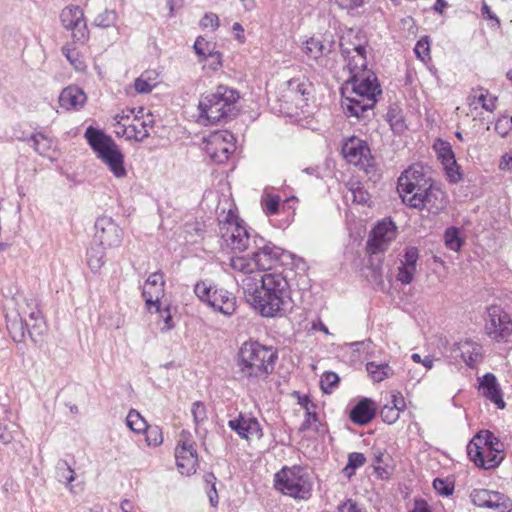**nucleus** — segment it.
<instances>
[{
  "mask_svg": "<svg viewBox=\"0 0 512 512\" xmlns=\"http://www.w3.org/2000/svg\"><path fill=\"white\" fill-rule=\"evenodd\" d=\"M274 486L282 494L295 500H308L312 496L313 482L307 468L284 466L274 476Z\"/></svg>",
  "mask_w": 512,
  "mask_h": 512,
  "instance_id": "obj_6",
  "label": "nucleus"
},
{
  "mask_svg": "<svg viewBox=\"0 0 512 512\" xmlns=\"http://www.w3.org/2000/svg\"><path fill=\"white\" fill-rule=\"evenodd\" d=\"M176 465L183 475H191L196 472L198 466V455L195 449V442L191 434L183 430L175 449Z\"/></svg>",
  "mask_w": 512,
  "mask_h": 512,
  "instance_id": "obj_12",
  "label": "nucleus"
},
{
  "mask_svg": "<svg viewBox=\"0 0 512 512\" xmlns=\"http://www.w3.org/2000/svg\"><path fill=\"white\" fill-rule=\"evenodd\" d=\"M512 130V116H501L495 123V131L505 137Z\"/></svg>",
  "mask_w": 512,
  "mask_h": 512,
  "instance_id": "obj_54",
  "label": "nucleus"
},
{
  "mask_svg": "<svg viewBox=\"0 0 512 512\" xmlns=\"http://www.w3.org/2000/svg\"><path fill=\"white\" fill-rule=\"evenodd\" d=\"M445 244L446 247L455 252L459 251L462 246V240L460 238L459 229L456 227L448 228L445 232Z\"/></svg>",
  "mask_w": 512,
  "mask_h": 512,
  "instance_id": "obj_42",
  "label": "nucleus"
},
{
  "mask_svg": "<svg viewBox=\"0 0 512 512\" xmlns=\"http://www.w3.org/2000/svg\"><path fill=\"white\" fill-rule=\"evenodd\" d=\"M191 413L193 415L194 422L198 425L203 422L206 418V406L200 402H194L192 405Z\"/></svg>",
  "mask_w": 512,
  "mask_h": 512,
  "instance_id": "obj_56",
  "label": "nucleus"
},
{
  "mask_svg": "<svg viewBox=\"0 0 512 512\" xmlns=\"http://www.w3.org/2000/svg\"><path fill=\"white\" fill-rule=\"evenodd\" d=\"M342 54L348 58V69L350 71V76H359L364 73H370L371 70L367 69V61H366V50L362 45L354 46L352 51L354 55L351 56V50L348 48H344L343 44H341Z\"/></svg>",
  "mask_w": 512,
  "mask_h": 512,
  "instance_id": "obj_26",
  "label": "nucleus"
},
{
  "mask_svg": "<svg viewBox=\"0 0 512 512\" xmlns=\"http://www.w3.org/2000/svg\"><path fill=\"white\" fill-rule=\"evenodd\" d=\"M28 323L26 320H23L20 314L14 317L12 320H7V329L12 337V339L21 343L24 341L26 336Z\"/></svg>",
  "mask_w": 512,
  "mask_h": 512,
  "instance_id": "obj_34",
  "label": "nucleus"
},
{
  "mask_svg": "<svg viewBox=\"0 0 512 512\" xmlns=\"http://www.w3.org/2000/svg\"><path fill=\"white\" fill-rule=\"evenodd\" d=\"M341 151L348 163L359 166L366 172L373 167V157L364 140L355 136L350 137L344 142Z\"/></svg>",
  "mask_w": 512,
  "mask_h": 512,
  "instance_id": "obj_13",
  "label": "nucleus"
},
{
  "mask_svg": "<svg viewBox=\"0 0 512 512\" xmlns=\"http://www.w3.org/2000/svg\"><path fill=\"white\" fill-rule=\"evenodd\" d=\"M228 427L242 439L248 440L252 437L260 439L263 436L259 421L255 417L243 413H239L235 419L229 420Z\"/></svg>",
  "mask_w": 512,
  "mask_h": 512,
  "instance_id": "obj_20",
  "label": "nucleus"
},
{
  "mask_svg": "<svg viewBox=\"0 0 512 512\" xmlns=\"http://www.w3.org/2000/svg\"><path fill=\"white\" fill-rule=\"evenodd\" d=\"M353 201L358 204H365L368 202L370 196L367 191L358 187L357 189L352 190Z\"/></svg>",
  "mask_w": 512,
  "mask_h": 512,
  "instance_id": "obj_64",
  "label": "nucleus"
},
{
  "mask_svg": "<svg viewBox=\"0 0 512 512\" xmlns=\"http://www.w3.org/2000/svg\"><path fill=\"white\" fill-rule=\"evenodd\" d=\"M338 510L339 512H366V510L363 507L359 506L352 499H348L344 503L339 505Z\"/></svg>",
  "mask_w": 512,
  "mask_h": 512,
  "instance_id": "obj_61",
  "label": "nucleus"
},
{
  "mask_svg": "<svg viewBox=\"0 0 512 512\" xmlns=\"http://www.w3.org/2000/svg\"><path fill=\"white\" fill-rule=\"evenodd\" d=\"M219 233L225 246L235 253H242L250 248V234L232 211L223 220H219Z\"/></svg>",
  "mask_w": 512,
  "mask_h": 512,
  "instance_id": "obj_8",
  "label": "nucleus"
},
{
  "mask_svg": "<svg viewBox=\"0 0 512 512\" xmlns=\"http://www.w3.org/2000/svg\"><path fill=\"white\" fill-rule=\"evenodd\" d=\"M220 25L219 17L212 12H207L204 14L202 19L200 20V26L203 28H212V30H216Z\"/></svg>",
  "mask_w": 512,
  "mask_h": 512,
  "instance_id": "obj_57",
  "label": "nucleus"
},
{
  "mask_svg": "<svg viewBox=\"0 0 512 512\" xmlns=\"http://www.w3.org/2000/svg\"><path fill=\"white\" fill-rule=\"evenodd\" d=\"M87 101L85 92L76 85L64 88L59 95V105L65 110H79Z\"/></svg>",
  "mask_w": 512,
  "mask_h": 512,
  "instance_id": "obj_27",
  "label": "nucleus"
},
{
  "mask_svg": "<svg viewBox=\"0 0 512 512\" xmlns=\"http://www.w3.org/2000/svg\"><path fill=\"white\" fill-rule=\"evenodd\" d=\"M31 143V146L41 156H47L53 148V140L42 132H35L24 139Z\"/></svg>",
  "mask_w": 512,
  "mask_h": 512,
  "instance_id": "obj_31",
  "label": "nucleus"
},
{
  "mask_svg": "<svg viewBox=\"0 0 512 512\" xmlns=\"http://www.w3.org/2000/svg\"><path fill=\"white\" fill-rule=\"evenodd\" d=\"M434 182H430L426 185H424V188H418V187H415V189L409 191V192H403V193H399L401 199H402V202L404 204H406L407 206H409L410 208H412V198L414 195H418L420 194L421 196H423V194H426L429 189L431 188V186L433 185Z\"/></svg>",
  "mask_w": 512,
  "mask_h": 512,
  "instance_id": "obj_51",
  "label": "nucleus"
},
{
  "mask_svg": "<svg viewBox=\"0 0 512 512\" xmlns=\"http://www.w3.org/2000/svg\"><path fill=\"white\" fill-rule=\"evenodd\" d=\"M479 391L481 394L494 403L499 409L505 408V402L497 378L492 373H486L479 378Z\"/></svg>",
  "mask_w": 512,
  "mask_h": 512,
  "instance_id": "obj_25",
  "label": "nucleus"
},
{
  "mask_svg": "<svg viewBox=\"0 0 512 512\" xmlns=\"http://www.w3.org/2000/svg\"><path fill=\"white\" fill-rule=\"evenodd\" d=\"M280 202V196L266 194L261 199V206L266 215H276L279 212Z\"/></svg>",
  "mask_w": 512,
  "mask_h": 512,
  "instance_id": "obj_41",
  "label": "nucleus"
},
{
  "mask_svg": "<svg viewBox=\"0 0 512 512\" xmlns=\"http://www.w3.org/2000/svg\"><path fill=\"white\" fill-rule=\"evenodd\" d=\"M435 182L427 175L423 166L413 164L404 170L398 178L397 190L399 193L409 192L415 187L424 188V185Z\"/></svg>",
  "mask_w": 512,
  "mask_h": 512,
  "instance_id": "obj_18",
  "label": "nucleus"
},
{
  "mask_svg": "<svg viewBox=\"0 0 512 512\" xmlns=\"http://www.w3.org/2000/svg\"><path fill=\"white\" fill-rule=\"evenodd\" d=\"M380 417L385 423L391 425L399 419L400 411L389 404H385L380 410Z\"/></svg>",
  "mask_w": 512,
  "mask_h": 512,
  "instance_id": "obj_49",
  "label": "nucleus"
},
{
  "mask_svg": "<svg viewBox=\"0 0 512 512\" xmlns=\"http://www.w3.org/2000/svg\"><path fill=\"white\" fill-rule=\"evenodd\" d=\"M236 297L223 288H215L212 294L210 307L226 316L234 314L236 311Z\"/></svg>",
  "mask_w": 512,
  "mask_h": 512,
  "instance_id": "obj_28",
  "label": "nucleus"
},
{
  "mask_svg": "<svg viewBox=\"0 0 512 512\" xmlns=\"http://www.w3.org/2000/svg\"><path fill=\"white\" fill-rule=\"evenodd\" d=\"M243 294L249 305L264 318H282L293 308L291 289L283 272L264 273L262 278L242 280Z\"/></svg>",
  "mask_w": 512,
  "mask_h": 512,
  "instance_id": "obj_1",
  "label": "nucleus"
},
{
  "mask_svg": "<svg viewBox=\"0 0 512 512\" xmlns=\"http://www.w3.org/2000/svg\"><path fill=\"white\" fill-rule=\"evenodd\" d=\"M230 266L234 272L237 273L235 275V280L237 284L242 288V280L245 278H262L264 273L258 270V265H256V261L254 256L251 258L246 256H237L232 257L230 259Z\"/></svg>",
  "mask_w": 512,
  "mask_h": 512,
  "instance_id": "obj_21",
  "label": "nucleus"
},
{
  "mask_svg": "<svg viewBox=\"0 0 512 512\" xmlns=\"http://www.w3.org/2000/svg\"><path fill=\"white\" fill-rule=\"evenodd\" d=\"M143 111V108L138 110V113L133 119V123L123 124V135H125L127 139L142 142L149 136V128L153 127L154 120L151 114H148L146 119H141L139 114H142Z\"/></svg>",
  "mask_w": 512,
  "mask_h": 512,
  "instance_id": "obj_23",
  "label": "nucleus"
},
{
  "mask_svg": "<svg viewBox=\"0 0 512 512\" xmlns=\"http://www.w3.org/2000/svg\"><path fill=\"white\" fill-rule=\"evenodd\" d=\"M63 27L70 30L75 42L84 43L88 39V29L83 10L76 5L66 6L60 14Z\"/></svg>",
  "mask_w": 512,
  "mask_h": 512,
  "instance_id": "obj_15",
  "label": "nucleus"
},
{
  "mask_svg": "<svg viewBox=\"0 0 512 512\" xmlns=\"http://www.w3.org/2000/svg\"><path fill=\"white\" fill-rule=\"evenodd\" d=\"M239 97L237 90L226 85L217 86L215 91L201 96L197 122L202 125L220 122L232 112Z\"/></svg>",
  "mask_w": 512,
  "mask_h": 512,
  "instance_id": "obj_4",
  "label": "nucleus"
},
{
  "mask_svg": "<svg viewBox=\"0 0 512 512\" xmlns=\"http://www.w3.org/2000/svg\"><path fill=\"white\" fill-rule=\"evenodd\" d=\"M485 332L489 338L497 342L505 341L512 335V319L499 306H491L487 310Z\"/></svg>",
  "mask_w": 512,
  "mask_h": 512,
  "instance_id": "obj_10",
  "label": "nucleus"
},
{
  "mask_svg": "<svg viewBox=\"0 0 512 512\" xmlns=\"http://www.w3.org/2000/svg\"><path fill=\"white\" fill-rule=\"evenodd\" d=\"M216 287H213L211 285H208L205 281H200L195 284L194 286V292L196 296L204 303H207L210 305L212 300V294L213 290Z\"/></svg>",
  "mask_w": 512,
  "mask_h": 512,
  "instance_id": "obj_46",
  "label": "nucleus"
},
{
  "mask_svg": "<svg viewBox=\"0 0 512 512\" xmlns=\"http://www.w3.org/2000/svg\"><path fill=\"white\" fill-rule=\"evenodd\" d=\"M104 248H91L87 251V264L92 272H97L104 265Z\"/></svg>",
  "mask_w": 512,
  "mask_h": 512,
  "instance_id": "obj_40",
  "label": "nucleus"
},
{
  "mask_svg": "<svg viewBox=\"0 0 512 512\" xmlns=\"http://www.w3.org/2000/svg\"><path fill=\"white\" fill-rule=\"evenodd\" d=\"M56 478L68 486L75 479V472L66 460L60 459L56 464Z\"/></svg>",
  "mask_w": 512,
  "mask_h": 512,
  "instance_id": "obj_37",
  "label": "nucleus"
},
{
  "mask_svg": "<svg viewBox=\"0 0 512 512\" xmlns=\"http://www.w3.org/2000/svg\"><path fill=\"white\" fill-rule=\"evenodd\" d=\"M27 332L33 342H38V337H41L46 332V324L44 318H37L33 321L27 322Z\"/></svg>",
  "mask_w": 512,
  "mask_h": 512,
  "instance_id": "obj_43",
  "label": "nucleus"
},
{
  "mask_svg": "<svg viewBox=\"0 0 512 512\" xmlns=\"http://www.w3.org/2000/svg\"><path fill=\"white\" fill-rule=\"evenodd\" d=\"M117 21V13L115 10L105 9L99 13L94 19V25L101 28L113 26Z\"/></svg>",
  "mask_w": 512,
  "mask_h": 512,
  "instance_id": "obj_44",
  "label": "nucleus"
},
{
  "mask_svg": "<svg viewBox=\"0 0 512 512\" xmlns=\"http://www.w3.org/2000/svg\"><path fill=\"white\" fill-rule=\"evenodd\" d=\"M84 137L96 156L108 166L116 178H124L127 175L124 155L111 136L100 129L89 126Z\"/></svg>",
  "mask_w": 512,
  "mask_h": 512,
  "instance_id": "obj_5",
  "label": "nucleus"
},
{
  "mask_svg": "<svg viewBox=\"0 0 512 512\" xmlns=\"http://www.w3.org/2000/svg\"><path fill=\"white\" fill-rule=\"evenodd\" d=\"M145 433V441L148 446L157 447L163 442V433L159 426H147V429L143 432Z\"/></svg>",
  "mask_w": 512,
  "mask_h": 512,
  "instance_id": "obj_45",
  "label": "nucleus"
},
{
  "mask_svg": "<svg viewBox=\"0 0 512 512\" xmlns=\"http://www.w3.org/2000/svg\"><path fill=\"white\" fill-rule=\"evenodd\" d=\"M366 462V457L363 453L352 452L348 455L347 465L343 469V473L350 478L355 474L357 468L362 467Z\"/></svg>",
  "mask_w": 512,
  "mask_h": 512,
  "instance_id": "obj_39",
  "label": "nucleus"
},
{
  "mask_svg": "<svg viewBox=\"0 0 512 512\" xmlns=\"http://www.w3.org/2000/svg\"><path fill=\"white\" fill-rule=\"evenodd\" d=\"M453 352L460 356L463 362L470 368H474L483 358L482 345L471 339L455 343Z\"/></svg>",
  "mask_w": 512,
  "mask_h": 512,
  "instance_id": "obj_22",
  "label": "nucleus"
},
{
  "mask_svg": "<svg viewBox=\"0 0 512 512\" xmlns=\"http://www.w3.org/2000/svg\"><path fill=\"white\" fill-rule=\"evenodd\" d=\"M418 257V249L416 247H409L405 250L404 259L402 260L401 265L416 268Z\"/></svg>",
  "mask_w": 512,
  "mask_h": 512,
  "instance_id": "obj_59",
  "label": "nucleus"
},
{
  "mask_svg": "<svg viewBox=\"0 0 512 512\" xmlns=\"http://www.w3.org/2000/svg\"><path fill=\"white\" fill-rule=\"evenodd\" d=\"M382 90L374 72L350 76L342 87V108L348 117L367 121Z\"/></svg>",
  "mask_w": 512,
  "mask_h": 512,
  "instance_id": "obj_2",
  "label": "nucleus"
},
{
  "mask_svg": "<svg viewBox=\"0 0 512 512\" xmlns=\"http://www.w3.org/2000/svg\"><path fill=\"white\" fill-rule=\"evenodd\" d=\"M482 93L478 96V102L481 104L482 108L486 111L493 112L496 109V97H491L487 99V91L481 89Z\"/></svg>",
  "mask_w": 512,
  "mask_h": 512,
  "instance_id": "obj_60",
  "label": "nucleus"
},
{
  "mask_svg": "<svg viewBox=\"0 0 512 512\" xmlns=\"http://www.w3.org/2000/svg\"><path fill=\"white\" fill-rule=\"evenodd\" d=\"M164 285V275L161 272H154L147 278L142 295L150 312L153 308L156 309V311H160L159 300L164 293Z\"/></svg>",
  "mask_w": 512,
  "mask_h": 512,
  "instance_id": "obj_19",
  "label": "nucleus"
},
{
  "mask_svg": "<svg viewBox=\"0 0 512 512\" xmlns=\"http://www.w3.org/2000/svg\"><path fill=\"white\" fill-rule=\"evenodd\" d=\"M387 404H389L391 407H394L395 409H397L400 412L404 411L406 408L405 399L402 396V394L399 392L393 393L391 395L390 401Z\"/></svg>",
  "mask_w": 512,
  "mask_h": 512,
  "instance_id": "obj_62",
  "label": "nucleus"
},
{
  "mask_svg": "<svg viewBox=\"0 0 512 512\" xmlns=\"http://www.w3.org/2000/svg\"><path fill=\"white\" fill-rule=\"evenodd\" d=\"M277 358V351L273 347L257 341H247L242 344L238 353V372L249 383H257L273 372Z\"/></svg>",
  "mask_w": 512,
  "mask_h": 512,
  "instance_id": "obj_3",
  "label": "nucleus"
},
{
  "mask_svg": "<svg viewBox=\"0 0 512 512\" xmlns=\"http://www.w3.org/2000/svg\"><path fill=\"white\" fill-rule=\"evenodd\" d=\"M158 74L154 70L143 72L134 82V88L138 93H149L158 84Z\"/></svg>",
  "mask_w": 512,
  "mask_h": 512,
  "instance_id": "obj_33",
  "label": "nucleus"
},
{
  "mask_svg": "<svg viewBox=\"0 0 512 512\" xmlns=\"http://www.w3.org/2000/svg\"><path fill=\"white\" fill-rule=\"evenodd\" d=\"M339 380V376L335 372H325L320 381L321 389L324 393H331L338 385Z\"/></svg>",
  "mask_w": 512,
  "mask_h": 512,
  "instance_id": "obj_47",
  "label": "nucleus"
},
{
  "mask_svg": "<svg viewBox=\"0 0 512 512\" xmlns=\"http://www.w3.org/2000/svg\"><path fill=\"white\" fill-rule=\"evenodd\" d=\"M412 198V208L423 210L427 209L429 213L438 215L443 212L448 205V197L442 190L440 185L436 182L433 183L431 188L426 194L414 195Z\"/></svg>",
  "mask_w": 512,
  "mask_h": 512,
  "instance_id": "obj_16",
  "label": "nucleus"
},
{
  "mask_svg": "<svg viewBox=\"0 0 512 512\" xmlns=\"http://www.w3.org/2000/svg\"><path fill=\"white\" fill-rule=\"evenodd\" d=\"M317 421H318V415H317L315 409L311 408L309 410H306L305 411V420L301 424L300 430L301 431L308 430L311 427L312 423L317 422Z\"/></svg>",
  "mask_w": 512,
  "mask_h": 512,
  "instance_id": "obj_63",
  "label": "nucleus"
},
{
  "mask_svg": "<svg viewBox=\"0 0 512 512\" xmlns=\"http://www.w3.org/2000/svg\"><path fill=\"white\" fill-rule=\"evenodd\" d=\"M501 443L488 430L480 431L467 445V455L476 466L486 470L497 467L504 458Z\"/></svg>",
  "mask_w": 512,
  "mask_h": 512,
  "instance_id": "obj_7",
  "label": "nucleus"
},
{
  "mask_svg": "<svg viewBox=\"0 0 512 512\" xmlns=\"http://www.w3.org/2000/svg\"><path fill=\"white\" fill-rule=\"evenodd\" d=\"M332 44L328 46L324 45L321 40L316 38H311L306 41L305 44V53L312 59L318 60L324 55H327L331 52Z\"/></svg>",
  "mask_w": 512,
  "mask_h": 512,
  "instance_id": "obj_35",
  "label": "nucleus"
},
{
  "mask_svg": "<svg viewBox=\"0 0 512 512\" xmlns=\"http://www.w3.org/2000/svg\"><path fill=\"white\" fill-rule=\"evenodd\" d=\"M433 487L442 496H449L453 493V485L440 478L433 481Z\"/></svg>",
  "mask_w": 512,
  "mask_h": 512,
  "instance_id": "obj_58",
  "label": "nucleus"
},
{
  "mask_svg": "<svg viewBox=\"0 0 512 512\" xmlns=\"http://www.w3.org/2000/svg\"><path fill=\"white\" fill-rule=\"evenodd\" d=\"M491 508L498 512H512V501L504 494L498 492Z\"/></svg>",
  "mask_w": 512,
  "mask_h": 512,
  "instance_id": "obj_53",
  "label": "nucleus"
},
{
  "mask_svg": "<svg viewBox=\"0 0 512 512\" xmlns=\"http://www.w3.org/2000/svg\"><path fill=\"white\" fill-rule=\"evenodd\" d=\"M313 92V84L305 77L292 78L287 82V96L295 101L296 106L301 109L307 105Z\"/></svg>",
  "mask_w": 512,
  "mask_h": 512,
  "instance_id": "obj_24",
  "label": "nucleus"
},
{
  "mask_svg": "<svg viewBox=\"0 0 512 512\" xmlns=\"http://www.w3.org/2000/svg\"><path fill=\"white\" fill-rule=\"evenodd\" d=\"M497 495L498 492L480 489L473 491L471 499L476 506L491 508Z\"/></svg>",
  "mask_w": 512,
  "mask_h": 512,
  "instance_id": "obj_36",
  "label": "nucleus"
},
{
  "mask_svg": "<svg viewBox=\"0 0 512 512\" xmlns=\"http://www.w3.org/2000/svg\"><path fill=\"white\" fill-rule=\"evenodd\" d=\"M350 419L358 425H366L375 417V407L371 399L360 400L350 411Z\"/></svg>",
  "mask_w": 512,
  "mask_h": 512,
  "instance_id": "obj_29",
  "label": "nucleus"
},
{
  "mask_svg": "<svg viewBox=\"0 0 512 512\" xmlns=\"http://www.w3.org/2000/svg\"><path fill=\"white\" fill-rule=\"evenodd\" d=\"M396 237V227L391 220L380 221L371 231L367 241V250L371 254H377L387 249L391 241Z\"/></svg>",
  "mask_w": 512,
  "mask_h": 512,
  "instance_id": "obj_17",
  "label": "nucleus"
},
{
  "mask_svg": "<svg viewBox=\"0 0 512 512\" xmlns=\"http://www.w3.org/2000/svg\"><path fill=\"white\" fill-rule=\"evenodd\" d=\"M414 52L422 61L430 59V44L428 37L421 38L415 45Z\"/></svg>",
  "mask_w": 512,
  "mask_h": 512,
  "instance_id": "obj_50",
  "label": "nucleus"
},
{
  "mask_svg": "<svg viewBox=\"0 0 512 512\" xmlns=\"http://www.w3.org/2000/svg\"><path fill=\"white\" fill-rule=\"evenodd\" d=\"M127 426L135 433H143L147 429V422L135 409H131L126 417Z\"/></svg>",
  "mask_w": 512,
  "mask_h": 512,
  "instance_id": "obj_38",
  "label": "nucleus"
},
{
  "mask_svg": "<svg viewBox=\"0 0 512 512\" xmlns=\"http://www.w3.org/2000/svg\"><path fill=\"white\" fill-rule=\"evenodd\" d=\"M366 371L375 383H380L394 375V370L386 362H368L366 364Z\"/></svg>",
  "mask_w": 512,
  "mask_h": 512,
  "instance_id": "obj_30",
  "label": "nucleus"
},
{
  "mask_svg": "<svg viewBox=\"0 0 512 512\" xmlns=\"http://www.w3.org/2000/svg\"><path fill=\"white\" fill-rule=\"evenodd\" d=\"M124 238L123 229L108 216H101L95 222V239L102 248H117Z\"/></svg>",
  "mask_w": 512,
  "mask_h": 512,
  "instance_id": "obj_14",
  "label": "nucleus"
},
{
  "mask_svg": "<svg viewBox=\"0 0 512 512\" xmlns=\"http://www.w3.org/2000/svg\"><path fill=\"white\" fill-rule=\"evenodd\" d=\"M234 135L229 131H216L205 139V152L216 163H224L235 150Z\"/></svg>",
  "mask_w": 512,
  "mask_h": 512,
  "instance_id": "obj_11",
  "label": "nucleus"
},
{
  "mask_svg": "<svg viewBox=\"0 0 512 512\" xmlns=\"http://www.w3.org/2000/svg\"><path fill=\"white\" fill-rule=\"evenodd\" d=\"M415 272H416L415 267L401 265L398 268V273H397L396 278L402 284L408 285L413 281Z\"/></svg>",
  "mask_w": 512,
  "mask_h": 512,
  "instance_id": "obj_52",
  "label": "nucleus"
},
{
  "mask_svg": "<svg viewBox=\"0 0 512 512\" xmlns=\"http://www.w3.org/2000/svg\"><path fill=\"white\" fill-rule=\"evenodd\" d=\"M253 243L252 254L261 273L271 272L276 269L277 265H284L287 260L291 259L289 252L262 237L255 236Z\"/></svg>",
  "mask_w": 512,
  "mask_h": 512,
  "instance_id": "obj_9",
  "label": "nucleus"
},
{
  "mask_svg": "<svg viewBox=\"0 0 512 512\" xmlns=\"http://www.w3.org/2000/svg\"><path fill=\"white\" fill-rule=\"evenodd\" d=\"M434 148L437 150L442 163L446 166L449 176H451L453 167H457V164L450 143L438 140L437 143H435Z\"/></svg>",
  "mask_w": 512,
  "mask_h": 512,
  "instance_id": "obj_32",
  "label": "nucleus"
},
{
  "mask_svg": "<svg viewBox=\"0 0 512 512\" xmlns=\"http://www.w3.org/2000/svg\"><path fill=\"white\" fill-rule=\"evenodd\" d=\"M195 53L200 57V61L206 59V56L209 54V50H212L213 44L206 41L203 37L199 36L194 45H193Z\"/></svg>",
  "mask_w": 512,
  "mask_h": 512,
  "instance_id": "obj_48",
  "label": "nucleus"
},
{
  "mask_svg": "<svg viewBox=\"0 0 512 512\" xmlns=\"http://www.w3.org/2000/svg\"><path fill=\"white\" fill-rule=\"evenodd\" d=\"M27 310L23 311L24 314H27L29 321H33L37 318L43 317L41 310L38 307V304L35 299H27L26 300Z\"/></svg>",
  "mask_w": 512,
  "mask_h": 512,
  "instance_id": "obj_55",
  "label": "nucleus"
}]
</instances>
